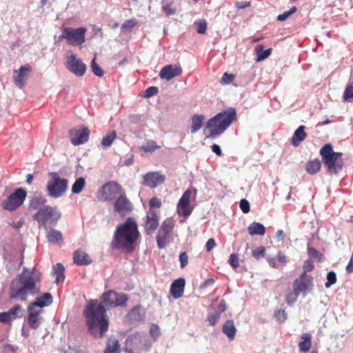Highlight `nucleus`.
<instances>
[{"label":"nucleus","instance_id":"nucleus-1","mask_svg":"<svg viewBox=\"0 0 353 353\" xmlns=\"http://www.w3.org/2000/svg\"><path fill=\"white\" fill-rule=\"evenodd\" d=\"M41 273L35 269L23 268L10 284V299L26 301L28 296H36L41 291Z\"/></svg>","mask_w":353,"mask_h":353},{"label":"nucleus","instance_id":"nucleus-2","mask_svg":"<svg viewBox=\"0 0 353 353\" xmlns=\"http://www.w3.org/2000/svg\"><path fill=\"white\" fill-rule=\"evenodd\" d=\"M83 314L90 335L94 339L103 338L110 326L105 305L97 299H90L85 305Z\"/></svg>","mask_w":353,"mask_h":353},{"label":"nucleus","instance_id":"nucleus-3","mask_svg":"<svg viewBox=\"0 0 353 353\" xmlns=\"http://www.w3.org/2000/svg\"><path fill=\"white\" fill-rule=\"evenodd\" d=\"M236 118V112L234 108H230L225 111H221L213 117L210 118L205 125V130H209L207 138L214 139L220 136L232 122Z\"/></svg>","mask_w":353,"mask_h":353},{"label":"nucleus","instance_id":"nucleus-4","mask_svg":"<svg viewBox=\"0 0 353 353\" xmlns=\"http://www.w3.org/2000/svg\"><path fill=\"white\" fill-rule=\"evenodd\" d=\"M111 245L112 249L126 252L132 250V218L129 217L125 223L117 225Z\"/></svg>","mask_w":353,"mask_h":353},{"label":"nucleus","instance_id":"nucleus-5","mask_svg":"<svg viewBox=\"0 0 353 353\" xmlns=\"http://www.w3.org/2000/svg\"><path fill=\"white\" fill-rule=\"evenodd\" d=\"M320 154L324 167L329 174H337L343 169L344 165L341 158L343 153L334 152L331 143L323 146L320 150Z\"/></svg>","mask_w":353,"mask_h":353},{"label":"nucleus","instance_id":"nucleus-6","mask_svg":"<svg viewBox=\"0 0 353 353\" xmlns=\"http://www.w3.org/2000/svg\"><path fill=\"white\" fill-rule=\"evenodd\" d=\"M50 177L46 184V191L48 196L57 199L61 197L67 192L68 188V180L61 177L57 172H49Z\"/></svg>","mask_w":353,"mask_h":353},{"label":"nucleus","instance_id":"nucleus-7","mask_svg":"<svg viewBox=\"0 0 353 353\" xmlns=\"http://www.w3.org/2000/svg\"><path fill=\"white\" fill-rule=\"evenodd\" d=\"M61 216V213L56 206L46 205L39 210L32 216L34 220L42 223L46 227L57 225L58 220Z\"/></svg>","mask_w":353,"mask_h":353},{"label":"nucleus","instance_id":"nucleus-8","mask_svg":"<svg viewBox=\"0 0 353 353\" xmlns=\"http://www.w3.org/2000/svg\"><path fill=\"white\" fill-rule=\"evenodd\" d=\"M175 221L172 218H167L162 222L156 236L157 248L164 249L170 242V235L174 229Z\"/></svg>","mask_w":353,"mask_h":353},{"label":"nucleus","instance_id":"nucleus-9","mask_svg":"<svg viewBox=\"0 0 353 353\" xmlns=\"http://www.w3.org/2000/svg\"><path fill=\"white\" fill-rule=\"evenodd\" d=\"M100 199L104 201H112L118 197L125 195L122 186L114 181L107 182L101 186Z\"/></svg>","mask_w":353,"mask_h":353},{"label":"nucleus","instance_id":"nucleus-10","mask_svg":"<svg viewBox=\"0 0 353 353\" xmlns=\"http://www.w3.org/2000/svg\"><path fill=\"white\" fill-rule=\"evenodd\" d=\"M27 193L21 188H17L11 193L3 203L2 206L5 210L13 211L19 208L25 201Z\"/></svg>","mask_w":353,"mask_h":353},{"label":"nucleus","instance_id":"nucleus-11","mask_svg":"<svg viewBox=\"0 0 353 353\" xmlns=\"http://www.w3.org/2000/svg\"><path fill=\"white\" fill-rule=\"evenodd\" d=\"M196 190L194 188L188 189L185 192L183 193L179 201H178L176 205V212L178 216H182L183 217H188L191 215L193 207L191 206V196L192 194L195 196L196 195Z\"/></svg>","mask_w":353,"mask_h":353},{"label":"nucleus","instance_id":"nucleus-12","mask_svg":"<svg viewBox=\"0 0 353 353\" xmlns=\"http://www.w3.org/2000/svg\"><path fill=\"white\" fill-rule=\"evenodd\" d=\"M85 31L86 29L85 28L75 29L65 28L63 30V34L64 38L68 40L70 44L76 46L84 43Z\"/></svg>","mask_w":353,"mask_h":353},{"label":"nucleus","instance_id":"nucleus-13","mask_svg":"<svg viewBox=\"0 0 353 353\" xmlns=\"http://www.w3.org/2000/svg\"><path fill=\"white\" fill-rule=\"evenodd\" d=\"M101 299L105 304V307H112L123 305L127 302L128 297L125 294H118L114 290H109L102 294Z\"/></svg>","mask_w":353,"mask_h":353},{"label":"nucleus","instance_id":"nucleus-14","mask_svg":"<svg viewBox=\"0 0 353 353\" xmlns=\"http://www.w3.org/2000/svg\"><path fill=\"white\" fill-rule=\"evenodd\" d=\"M66 68L70 72L78 77L83 76L86 66L82 61L77 57V54H70L67 56Z\"/></svg>","mask_w":353,"mask_h":353},{"label":"nucleus","instance_id":"nucleus-15","mask_svg":"<svg viewBox=\"0 0 353 353\" xmlns=\"http://www.w3.org/2000/svg\"><path fill=\"white\" fill-rule=\"evenodd\" d=\"M90 134V130L85 126H81L79 128H74L69 130L70 143L74 145L85 143L88 140H89Z\"/></svg>","mask_w":353,"mask_h":353},{"label":"nucleus","instance_id":"nucleus-16","mask_svg":"<svg viewBox=\"0 0 353 353\" xmlns=\"http://www.w3.org/2000/svg\"><path fill=\"white\" fill-rule=\"evenodd\" d=\"M31 72L32 67L29 63L21 65L18 70H14L13 72V81L16 86L19 88H24Z\"/></svg>","mask_w":353,"mask_h":353},{"label":"nucleus","instance_id":"nucleus-17","mask_svg":"<svg viewBox=\"0 0 353 353\" xmlns=\"http://www.w3.org/2000/svg\"><path fill=\"white\" fill-rule=\"evenodd\" d=\"M27 312H28V316H27V323H28L30 328L37 330L38 327H40L43 319L41 316L43 312V309L28 305V307H27Z\"/></svg>","mask_w":353,"mask_h":353},{"label":"nucleus","instance_id":"nucleus-18","mask_svg":"<svg viewBox=\"0 0 353 353\" xmlns=\"http://www.w3.org/2000/svg\"><path fill=\"white\" fill-rule=\"evenodd\" d=\"M312 285V276L307 275L305 273H301L299 278L296 279L292 283V290L305 295L306 291L310 289Z\"/></svg>","mask_w":353,"mask_h":353},{"label":"nucleus","instance_id":"nucleus-19","mask_svg":"<svg viewBox=\"0 0 353 353\" xmlns=\"http://www.w3.org/2000/svg\"><path fill=\"white\" fill-rule=\"evenodd\" d=\"M143 179L145 187L156 188L165 182V176L159 172H148Z\"/></svg>","mask_w":353,"mask_h":353},{"label":"nucleus","instance_id":"nucleus-20","mask_svg":"<svg viewBox=\"0 0 353 353\" xmlns=\"http://www.w3.org/2000/svg\"><path fill=\"white\" fill-rule=\"evenodd\" d=\"M182 74V68L180 65L168 64L162 68L159 72L161 79L170 81Z\"/></svg>","mask_w":353,"mask_h":353},{"label":"nucleus","instance_id":"nucleus-21","mask_svg":"<svg viewBox=\"0 0 353 353\" xmlns=\"http://www.w3.org/2000/svg\"><path fill=\"white\" fill-rule=\"evenodd\" d=\"M159 225V216L154 210L149 211L144 219V229L146 234H152Z\"/></svg>","mask_w":353,"mask_h":353},{"label":"nucleus","instance_id":"nucleus-22","mask_svg":"<svg viewBox=\"0 0 353 353\" xmlns=\"http://www.w3.org/2000/svg\"><path fill=\"white\" fill-rule=\"evenodd\" d=\"M114 201L115 202L114 204H113V208H114V210L122 216L132 210L130 208V202L128 199L126 194L118 197Z\"/></svg>","mask_w":353,"mask_h":353},{"label":"nucleus","instance_id":"nucleus-23","mask_svg":"<svg viewBox=\"0 0 353 353\" xmlns=\"http://www.w3.org/2000/svg\"><path fill=\"white\" fill-rule=\"evenodd\" d=\"M184 286H185V280L183 278L172 281L170 286V294L172 297L176 299H180L183 294Z\"/></svg>","mask_w":353,"mask_h":353},{"label":"nucleus","instance_id":"nucleus-24","mask_svg":"<svg viewBox=\"0 0 353 353\" xmlns=\"http://www.w3.org/2000/svg\"><path fill=\"white\" fill-rule=\"evenodd\" d=\"M52 303V296L49 292H46L42 295L37 296L36 300L30 303L29 305L37 307V308L44 307L50 305Z\"/></svg>","mask_w":353,"mask_h":353},{"label":"nucleus","instance_id":"nucleus-25","mask_svg":"<svg viewBox=\"0 0 353 353\" xmlns=\"http://www.w3.org/2000/svg\"><path fill=\"white\" fill-rule=\"evenodd\" d=\"M305 125H301L295 130L294 135L291 138V143L292 145L296 147L300 145L301 141L305 140L307 134L305 132Z\"/></svg>","mask_w":353,"mask_h":353},{"label":"nucleus","instance_id":"nucleus-26","mask_svg":"<svg viewBox=\"0 0 353 353\" xmlns=\"http://www.w3.org/2000/svg\"><path fill=\"white\" fill-rule=\"evenodd\" d=\"M312 347V335L310 333H303L301 336V341L298 344L300 352H307Z\"/></svg>","mask_w":353,"mask_h":353},{"label":"nucleus","instance_id":"nucleus-27","mask_svg":"<svg viewBox=\"0 0 353 353\" xmlns=\"http://www.w3.org/2000/svg\"><path fill=\"white\" fill-rule=\"evenodd\" d=\"M74 263L79 265H85L91 263L89 256L80 250H77L73 254Z\"/></svg>","mask_w":353,"mask_h":353},{"label":"nucleus","instance_id":"nucleus-28","mask_svg":"<svg viewBox=\"0 0 353 353\" xmlns=\"http://www.w3.org/2000/svg\"><path fill=\"white\" fill-rule=\"evenodd\" d=\"M321 161L318 159L310 160L305 164V170L307 173L314 175L321 171Z\"/></svg>","mask_w":353,"mask_h":353},{"label":"nucleus","instance_id":"nucleus-29","mask_svg":"<svg viewBox=\"0 0 353 353\" xmlns=\"http://www.w3.org/2000/svg\"><path fill=\"white\" fill-rule=\"evenodd\" d=\"M236 332V330L232 320H227L223 326H222V332H223L230 340L234 339Z\"/></svg>","mask_w":353,"mask_h":353},{"label":"nucleus","instance_id":"nucleus-30","mask_svg":"<svg viewBox=\"0 0 353 353\" xmlns=\"http://www.w3.org/2000/svg\"><path fill=\"white\" fill-rule=\"evenodd\" d=\"M204 120L205 117L201 114H194L192 117V134H194L200 130V128L203 126Z\"/></svg>","mask_w":353,"mask_h":353},{"label":"nucleus","instance_id":"nucleus-31","mask_svg":"<svg viewBox=\"0 0 353 353\" xmlns=\"http://www.w3.org/2000/svg\"><path fill=\"white\" fill-rule=\"evenodd\" d=\"M248 234L251 235H263L265 234V227L263 224L253 222L248 227Z\"/></svg>","mask_w":353,"mask_h":353},{"label":"nucleus","instance_id":"nucleus-32","mask_svg":"<svg viewBox=\"0 0 353 353\" xmlns=\"http://www.w3.org/2000/svg\"><path fill=\"white\" fill-rule=\"evenodd\" d=\"M47 200L45 197L42 196H36L32 197L30 201V208L34 210L41 209V208L46 206Z\"/></svg>","mask_w":353,"mask_h":353},{"label":"nucleus","instance_id":"nucleus-33","mask_svg":"<svg viewBox=\"0 0 353 353\" xmlns=\"http://www.w3.org/2000/svg\"><path fill=\"white\" fill-rule=\"evenodd\" d=\"M119 344L118 340L115 338L110 337L108 339L105 353H119Z\"/></svg>","mask_w":353,"mask_h":353},{"label":"nucleus","instance_id":"nucleus-34","mask_svg":"<svg viewBox=\"0 0 353 353\" xmlns=\"http://www.w3.org/2000/svg\"><path fill=\"white\" fill-rule=\"evenodd\" d=\"M54 274H56L55 282L58 284L59 283L63 282L64 280V266L60 263H57L56 265L53 266Z\"/></svg>","mask_w":353,"mask_h":353},{"label":"nucleus","instance_id":"nucleus-35","mask_svg":"<svg viewBox=\"0 0 353 353\" xmlns=\"http://www.w3.org/2000/svg\"><path fill=\"white\" fill-rule=\"evenodd\" d=\"M24 310L22 309V307L19 305H16L15 306L9 309L8 312V315H10L11 319L15 320L17 319L21 318L23 316V312Z\"/></svg>","mask_w":353,"mask_h":353},{"label":"nucleus","instance_id":"nucleus-36","mask_svg":"<svg viewBox=\"0 0 353 353\" xmlns=\"http://www.w3.org/2000/svg\"><path fill=\"white\" fill-rule=\"evenodd\" d=\"M116 137L117 134L115 130H112L103 137L101 145L103 148L110 147L112 145V141L116 139Z\"/></svg>","mask_w":353,"mask_h":353},{"label":"nucleus","instance_id":"nucleus-37","mask_svg":"<svg viewBox=\"0 0 353 353\" xmlns=\"http://www.w3.org/2000/svg\"><path fill=\"white\" fill-rule=\"evenodd\" d=\"M47 239L50 242L56 243L62 240V234L55 229H51L47 234Z\"/></svg>","mask_w":353,"mask_h":353},{"label":"nucleus","instance_id":"nucleus-38","mask_svg":"<svg viewBox=\"0 0 353 353\" xmlns=\"http://www.w3.org/2000/svg\"><path fill=\"white\" fill-rule=\"evenodd\" d=\"M159 148L160 146L157 145V143L154 141L150 140L146 141L145 143L143 144V145L139 148V150L143 151L144 152H152Z\"/></svg>","mask_w":353,"mask_h":353},{"label":"nucleus","instance_id":"nucleus-39","mask_svg":"<svg viewBox=\"0 0 353 353\" xmlns=\"http://www.w3.org/2000/svg\"><path fill=\"white\" fill-rule=\"evenodd\" d=\"M263 46H257L256 48V51L257 54V61L265 60L268 58L272 51V48H268V50H263Z\"/></svg>","mask_w":353,"mask_h":353},{"label":"nucleus","instance_id":"nucleus-40","mask_svg":"<svg viewBox=\"0 0 353 353\" xmlns=\"http://www.w3.org/2000/svg\"><path fill=\"white\" fill-rule=\"evenodd\" d=\"M85 179L83 177H79L74 183V184L72 187V192L74 194H79L83 190V188L85 187Z\"/></svg>","mask_w":353,"mask_h":353},{"label":"nucleus","instance_id":"nucleus-41","mask_svg":"<svg viewBox=\"0 0 353 353\" xmlns=\"http://www.w3.org/2000/svg\"><path fill=\"white\" fill-rule=\"evenodd\" d=\"M301 294V293L294 290H292V291H290L285 295V301L287 304L290 305H294L297 300L298 296L300 295Z\"/></svg>","mask_w":353,"mask_h":353},{"label":"nucleus","instance_id":"nucleus-42","mask_svg":"<svg viewBox=\"0 0 353 353\" xmlns=\"http://www.w3.org/2000/svg\"><path fill=\"white\" fill-rule=\"evenodd\" d=\"M90 68L92 73H94L96 76L101 77L103 75V71L100 68L99 65L96 63L95 57L91 61Z\"/></svg>","mask_w":353,"mask_h":353},{"label":"nucleus","instance_id":"nucleus-43","mask_svg":"<svg viewBox=\"0 0 353 353\" xmlns=\"http://www.w3.org/2000/svg\"><path fill=\"white\" fill-rule=\"evenodd\" d=\"M150 334L154 341L161 335L160 327L156 323H152L150 327Z\"/></svg>","mask_w":353,"mask_h":353},{"label":"nucleus","instance_id":"nucleus-44","mask_svg":"<svg viewBox=\"0 0 353 353\" xmlns=\"http://www.w3.org/2000/svg\"><path fill=\"white\" fill-rule=\"evenodd\" d=\"M265 248L263 246L259 247L254 249L252 252V254L254 259L260 260L265 256Z\"/></svg>","mask_w":353,"mask_h":353},{"label":"nucleus","instance_id":"nucleus-45","mask_svg":"<svg viewBox=\"0 0 353 353\" xmlns=\"http://www.w3.org/2000/svg\"><path fill=\"white\" fill-rule=\"evenodd\" d=\"M307 254L311 257L316 259L318 262H321L323 256L322 253L311 247L307 248Z\"/></svg>","mask_w":353,"mask_h":353},{"label":"nucleus","instance_id":"nucleus-46","mask_svg":"<svg viewBox=\"0 0 353 353\" xmlns=\"http://www.w3.org/2000/svg\"><path fill=\"white\" fill-rule=\"evenodd\" d=\"M343 99L345 101L350 102L352 100L353 101V87L352 85L348 84L347 86L345 87L343 93Z\"/></svg>","mask_w":353,"mask_h":353},{"label":"nucleus","instance_id":"nucleus-47","mask_svg":"<svg viewBox=\"0 0 353 353\" xmlns=\"http://www.w3.org/2000/svg\"><path fill=\"white\" fill-rule=\"evenodd\" d=\"M145 310L140 305L134 307V319L141 320L144 318Z\"/></svg>","mask_w":353,"mask_h":353},{"label":"nucleus","instance_id":"nucleus-48","mask_svg":"<svg viewBox=\"0 0 353 353\" xmlns=\"http://www.w3.org/2000/svg\"><path fill=\"white\" fill-rule=\"evenodd\" d=\"M296 11V7H292L289 11H286L277 17V20L279 21H285L289 17L292 15Z\"/></svg>","mask_w":353,"mask_h":353},{"label":"nucleus","instance_id":"nucleus-49","mask_svg":"<svg viewBox=\"0 0 353 353\" xmlns=\"http://www.w3.org/2000/svg\"><path fill=\"white\" fill-rule=\"evenodd\" d=\"M161 206V201L157 196L152 197L149 201V207L150 210H154V208H160Z\"/></svg>","mask_w":353,"mask_h":353},{"label":"nucleus","instance_id":"nucleus-50","mask_svg":"<svg viewBox=\"0 0 353 353\" xmlns=\"http://www.w3.org/2000/svg\"><path fill=\"white\" fill-rule=\"evenodd\" d=\"M274 316L279 322H284L287 319V314L284 309L275 310Z\"/></svg>","mask_w":353,"mask_h":353},{"label":"nucleus","instance_id":"nucleus-51","mask_svg":"<svg viewBox=\"0 0 353 353\" xmlns=\"http://www.w3.org/2000/svg\"><path fill=\"white\" fill-rule=\"evenodd\" d=\"M337 281V278L336 277L335 272H328L327 274V282L325 283V287L327 288H330L331 285H334Z\"/></svg>","mask_w":353,"mask_h":353},{"label":"nucleus","instance_id":"nucleus-52","mask_svg":"<svg viewBox=\"0 0 353 353\" xmlns=\"http://www.w3.org/2000/svg\"><path fill=\"white\" fill-rule=\"evenodd\" d=\"M235 76L231 73H224L220 80V83L222 85L232 83L234 80Z\"/></svg>","mask_w":353,"mask_h":353},{"label":"nucleus","instance_id":"nucleus-53","mask_svg":"<svg viewBox=\"0 0 353 353\" xmlns=\"http://www.w3.org/2000/svg\"><path fill=\"white\" fill-rule=\"evenodd\" d=\"M132 31V20H128L121 26L122 33L131 32Z\"/></svg>","mask_w":353,"mask_h":353},{"label":"nucleus","instance_id":"nucleus-54","mask_svg":"<svg viewBox=\"0 0 353 353\" xmlns=\"http://www.w3.org/2000/svg\"><path fill=\"white\" fill-rule=\"evenodd\" d=\"M220 319V313L219 312H215L212 314H209L208 321L210 325H214L216 322L219 321Z\"/></svg>","mask_w":353,"mask_h":353},{"label":"nucleus","instance_id":"nucleus-55","mask_svg":"<svg viewBox=\"0 0 353 353\" xmlns=\"http://www.w3.org/2000/svg\"><path fill=\"white\" fill-rule=\"evenodd\" d=\"M314 268V264L311 259H307L304 264H303V270H304V272L302 273H307V272H311Z\"/></svg>","mask_w":353,"mask_h":353},{"label":"nucleus","instance_id":"nucleus-56","mask_svg":"<svg viewBox=\"0 0 353 353\" xmlns=\"http://www.w3.org/2000/svg\"><path fill=\"white\" fill-rule=\"evenodd\" d=\"M229 263L231 267L236 268L239 267V258L236 254L232 253L230 256Z\"/></svg>","mask_w":353,"mask_h":353},{"label":"nucleus","instance_id":"nucleus-57","mask_svg":"<svg viewBox=\"0 0 353 353\" xmlns=\"http://www.w3.org/2000/svg\"><path fill=\"white\" fill-rule=\"evenodd\" d=\"M179 261L181 263V268H184L186 267L188 263V256L186 252H183L180 253L179 255Z\"/></svg>","mask_w":353,"mask_h":353},{"label":"nucleus","instance_id":"nucleus-58","mask_svg":"<svg viewBox=\"0 0 353 353\" xmlns=\"http://www.w3.org/2000/svg\"><path fill=\"white\" fill-rule=\"evenodd\" d=\"M240 208L243 212L247 214L250 210V204L246 199H243L240 201Z\"/></svg>","mask_w":353,"mask_h":353},{"label":"nucleus","instance_id":"nucleus-59","mask_svg":"<svg viewBox=\"0 0 353 353\" xmlns=\"http://www.w3.org/2000/svg\"><path fill=\"white\" fill-rule=\"evenodd\" d=\"M158 92L157 87H148L144 92V97H151L157 94Z\"/></svg>","mask_w":353,"mask_h":353},{"label":"nucleus","instance_id":"nucleus-60","mask_svg":"<svg viewBox=\"0 0 353 353\" xmlns=\"http://www.w3.org/2000/svg\"><path fill=\"white\" fill-rule=\"evenodd\" d=\"M12 321L13 319L10 318V315L8 314L7 312H3L0 313V322L4 324H10Z\"/></svg>","mask_w":353,"mask_h":353},{"label":"nucleus","instance_id":"nucleus-61","mask_svg":"<svg viewBox=\"0 0 353 353\" xmlns=\"http://www.w3.org/2000/svg\"><path fill=\"white\" fill-rule=\"evenodd\" d=\"M276 259H277L279 263H281V266H285V263H287L286 256L284 253L279 251L277 253V256H276Z\"/></svg>","mask_w":353,"mask_h":353},{"label":"nucleus","instance_id":"nucleus-62","mask_svg":"<svg viewBox=\"0 0 353 353\" xmlns=\"http://www.w3.org/2000/svg\"><path fill=\"white\" fill-rule=\"evenodd\" d=\"M197 25V32L199 34H204L206 30V27L208 25L206 24V22L205 21H199L196 23Z\"/></svg>","mask_w":353,"mask_h":353},{"label":"nucleus","instance_id":"nucleus-63","mask_svg":"<svg viewBox=\"0 0 353 353\" xmlns=\"http://www.w3.org/2000/svg\"><path fill=\"white\" fill-rule=\"evenodd\" d=\"M163 10L166 13L167 15H173L176 13V9L172 8L171 4H167L163 7Z\"/></svg>","mask_w":353,"mask_h":353},{"label":"nucleus","instance_id":"nucleus-64","mask_svg":"<svg viewBox=\"0 0 353 353\" xmlns=\"http://www.w3.org/2000/svg\"><path fill=\"white\" fill-rule=\"evenodd\" d=\"M216 245L215 241L214 239H209L208 242L205 243V250L208 252H210L212 250Z\"/></svg>","mask_w":353,"mask_h":353}]
</instances>
